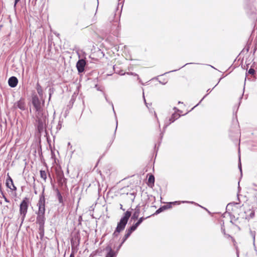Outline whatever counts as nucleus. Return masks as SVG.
<instances>
[{
  "label": "nucleus",
  "instance_id": "1a4fd4ad",
  "mask_svg": "<svg viewBox=\"0 0 257 257\" xmlns=\"http://www.w3.org/2000/svg\"><path fill=\"white\" fill-rule=\"evenodd\" d=\"M18 83V80L15 76L11 77L8 80V84L11 87H15Z\"/></svg>",
  "mask_w": 257,
  "mask_h": 257
},
{
  "label": "nucleus",
  "instance_id": "6ab92c4d",
  "mask_svg": "<svg viewBox=\"0 0 257 257\" xmlns=\"http://www.w3.org/2000/svg\"><path fill=\"white\" fill-rule=\"evenodd\" d=\"M150 216H148L147 217H142L141 218H140L139 219V220H138V221L136 223L138 226H139L141 223L142 222L146 219L149 218Z\"/></svg>",
  "mask_w": 257,
  "mask_h": 257
},
{
  "label": "nucleus",
  "instance_id": "9d476101",
  "mask_svg": "<svg viewBox=\"0 0 257 257\" xmlns=\"http://www.w3.org/2000/svg\"><path fill=\"white\" fill-rule=\"evenodd\" d=\"M140 213V206L139 205H137L135 209V212H134L131 219L132 220H136L138 219L139 216V214Z\"/></svg>",
  "mask_w": 257,
  "mask_h": 257
},
{
  "label": "nucleus",
  "instance_id": "20e7f679",
  "mask_svg": "<svg viewBox=\"0 0 257 257\" xmlns=\"http://www.w3.org/2000/svg\"><path fill=\"white\" fill-rule=\"evenodd\" d=\"M29 203V199L27 197H25L20 204V215L21 220V223H23V221L26 217L28 212Z\"/></svg>",
  "mask_w": 257,
  "mask_h": 257
},
{
  "label": "nucleus",
  "instance_id": "f257e3e1",
  "mask_svg": "<svg viewBox=\"0 0 257 257\" xmlns=\"http://www.w3.org/2000/svg\"><path fill=\"white\" fill-rule=\"evenodd\" d=\"M39 209L36 218V222L39 224V230H44V226L45 222V199L44 196V188L43 189L42 194L40 196V199L37 204Z\"/></svg>",
  "mask_w": 257,
  "mask_h": 257
},
{
  "label": "nucleus",
  "instance_id": "603ef678",
  "mask_svg": "<svg viewBox=\"0 0 257 257\" xmlns=\"http://www.w3.org/2000/svg\"><path fill=\"white\" fill-rule=\"evenodd\" d=\"M198 104H196V105H195V106H194V107H196V106H198Z\"/></svg>",
  "mask_w": 257,
  "mask_h": 257
},
{
  "label": "nucleus",
  "instance_id": "39448f33",
  "mask_svg": "<svg viewBox=\"0 0 257 257\" xmlns=\"http://www.w3.org/2000/svg\"><path fill=\"white\" fill-rule=\"evenodd\" d=\"M32 104L35 108L36 113L43 112V109L41 106V102L37 96L32 97Z\"/></svg>",
  "mask_w": 257,
  "mask_h": 257
},
{
  "label": "nucleus",
  "instance_id": "bb28decb",
  "mask_svg": "<svg viewBox=\"0 0 257 257\" xmlns=\"http://www.w3.org/2000/svg\"><path fill=\"white\" fill-rule=\"evenodd\" d=\"M250 217L251 218H252L254 217V212L253 211H252L250 213V215H249Z\"/></svg>",
  "mask_w": 257,
  "mask_h": 257
},
{
  "label": "nucleus",
  "instance_id": "13d9d810",
  "mask_svg": "<svg viewBox=\"0 0 257 257\" xmlns=\"http://www.w3.org/2000/svg\"><path fill=\"white\" fill-rule=\"evenodd\" d=\"M255 190H257V189H254Z\"/></svg>",
  "mask_w": 257,
  "mask_h": 257
},
{
  "label": "nucleus",
  "instance_id": "f3484780",
  "mask_svg": "<svg viewBox=\"0 0 257 257\" xmlns=\"http://www.w3.org/2000/svg\"><path fill=\"white\" fill-rule=\"evenodd\" d=\"M249 233H250V236L252 237V238L253 239V244L254 246H255V237L256 232L255 231H253V230H251V229H250Z\"/></svg>",
  "mask_w": 257,
  "mask_h": 257
},
{
  "label": "nucleus",
  "instance_id": "2eb2a0df",
  "mask_svg": "<svg viewBox=\"0 0 257 257\" xmlns=\"http://www.w3.org/2000/svg\"><path fill=\"white\" fill-rule=\"evenodd\" d=\"M57 192V196L59 202L60 203H63V197L61 195L60 192H59L58 189L56 190Z\"/></svg>",
  "mask_w": 257,
  "mask_h": 257
},
{
  "label": "nucleus",
  "instance_id": "f03ea898",
  "mask_svg": "<svg viewBox=\"0 0 257 257\" xmlns=\"http://www.w3.org/2000/svg\"><path fill=\"white\" fill-rule=\"evenodd\" d=\"M36 121L37 122L38 132L41 134L45 131L47 124L48 123V113L43 111L36 113Z\"/></svg>",
  "mask_w": 257,
  "mask_h": 257
},
{
  "label": "nucleus",
  "instance_id": "6e6d98bb",
  "mask_svg": "<svg viewBox=\"0 0 257 257\" xmlns=\"http://www.w3.org/2000/svg\"><path fill=\"white\" fill-rule=\"evenodd\" d=\"M175 71V70H172V71H171V72H174V71ZM169 72H170V71Z\"/></svg>",
  "mask_w": 257,
  "mask_h": 257
},
{
  "label": "nucleus",
  "instance_id": "2f4dec72",
  "mask_svg": "<svg viewBox=\"0 0 257 257\" xmlns=\"http://www.w3.org/2000/svg\"><path fill=\"white\" fill-rule=\"evenodd\" d=\"M122 244H121V243L120 244V245L117 247V249H116V251H118V250L120 248L121 245H122Z\"/></svg>",
  "mask_w": 257,
  "mask_h": 257
},
{
  "label": "nucleus",
  "instance_id": "a19ab883",
  "mask_svg": "<svg viewBox=\"0 0 257 257\" xmlns=\"http://www.w3.org/2000/svg\"><path fill=\"white\" fill-rule=\"evenodd\" d=\"M125 73H119V74L120 75H124Z\"/></svg>",
  "mask_w": 257,
  "mask_h": 257
},
{
  "label": "nucleus",
  "instance_id": "412c9836",
  "mask_svg": "<svg viewBox=\"0 0 257 257\" xmlns=\"http://www.w3.org/2000/svg\"><path fill=\"white\" fill-rule=\"evenodd\" d=\"M106 250L108 251V252H114L113 250H112V247L110 245L108 244L106 247Z\"/></svg>",
  "mask_w": 257,
  "mask_h": 257
},
{
  "label": "nucleus",
  "instance_id": "f8f14e48",
  "mask_svg": "<svg viewBox=\"0 0 257 257\" xmlns=\"http://www.w3.org/2000/svg\"><path fill=\"white\" fill-rule=\"evenodd\" d=\"M148 186L152 187L154 185L155 177L153 175H150L148 178Z\"/></svg>",
  "mask_w": 257,
  "mask_h": 257
},
{
  "label": "nucleus",
  "instance_id": "473e14b6",
  "mask_svg": "<svg viewBox=\"0 0 257 257\" xmlns=\"http://www.w3.org/2000/svg\"><path fill=\"white\" fill-rule=\"evenodd\" d=\"M120 209L122 210L123 211H124V210H125L124 209H123L122 208V205L121 204H120Z\"/></svg>",
  "mask_w": 257,
  "mask_h": 257
},
{
  "label": "nucleus",
  "instance_id": "393cba45",
  "mask_svg": "<svg viewBox=\"0 0 257 257\" xmlns=\"http://www.w3.org/2000/svg\"><path fill=\"white\" fill-rule=\"evenodd\" d=\"M238 168H239V169L240 170V171L241 172L242 170H241V162H240V158L239 159Z\"/></svg>",
  "mask_w": 257,
  "mask_h": 257
},
{
  "label": "nucleus",
  "instance_id": "4468645a",
  "mask_svg": "<svg viewBox=\"0 0 257 257\" xmlns=\"http://www.w3.org/2000/svg\"><path fill=\"white\" fill-rule=\"evenodd\" d=\"M179 204V203L178 202H177V201L170 202L169 204H167L166 205L163 206V208H164V209L165 210V209L171 208L172 207V204Z\"/></svg>",
  "mask_w": 257,
  "mask_h": 257
},
{
  "label": "nucleus",
  "instance_id": "aec40b11",
  "mask_svg": "<svg viewBox=\"0 0 257 257\" xmlns=\"http://www.w3.org/2000/svg\"><path fill=\"white\" fill-rule=\"evenodd\" d=\"M37 90L38 93L40 95H42L43 91H42V87L38 83L37 84Z\"/></svg>",
  "mask_w": 257,
  "mask_h": 257
},
{
  "label": "nucleus",
  "instance_id": "4be33fe9",
  "mask_svg": "<svg viewBox=\"0 0 257 257\" xmlns=\"http://www.w3.org/2000/svg\"><path fill=\"white\" fill-rule=\"evenodd\" d=\"M247 73L251 75H254L255 73V70L254 69L250 68L247 71Z\"/></svg>",
  "mask_w": 257,
  "mask_h": 257
},
{
  "label": "nucleus",
  "instance_id": "5fc2aeb1",
  "mask_svg": "<svg viewBox=\"0 0 257 257\" xmlns=\"http://www.w3.org/2000/svg\"><path fill=\"white\" fill-rule=\"evenodd\" d=\"M49 177L50 178V179L52 180V178L51 177L50 175H49Z\"/></svg>",
  "mask_w": 257,
  "mask_h": 257
},
{
  "label": "nucleus",
  "instance_id": "7c9ffc66",
  "mask_svg": "<svg viewBox=\"0 0 257 257\" xmlns=\"http://www.w3.org/2000/svg\"><path fill=\"white\" fill-rule=\"evenodd\" d=\"M20 0H15V4L14 7H15L16 6L17 4L20 1Z\"/></svg>",
  "mask_w": 257,
  "mask_h": 257
},
{
  "label": "nucleus",
  "instance_id": "0eeeda50",
  "mask_svg": "<svg viewBox=\"0 0 257 257\" xmlns=\"http://www.w3.org/2000/svg\"><path fill=\"white\" fill-rule=\"evenodd\" d=\"M6 186L12 191H16L17 187L14 185L13 179L9 174L7 175V178L6 182Z\"/></svg>",
  "mask_w": 257,
  "mask_h": 257
},
{
  "label": "nucleus",
  "instance_id": "6e6552de",
  "mask_svg": "<svg viewBox=\"0 0 257 257\" xmlns=\"http://www.w3.org/2000/svg\"><path fill=\"white\" fill-rule=\"evenodd\" d=\"M86 65L85 61L82 59L78 61L76 63V67L79 73L83 72Z\"/></svg>",
  "mask_w": 257,
  "mask_h": 257
},
{
  "label": "nucleus",
  "instance_id": "7ed1b4c3",
  "mask_svg": "<svg viewBox=\"0 0 257 257\" xmlns=\"http://www.w3.org/2000/svg\"><path fill=\"white\" fill-rule=\"evenodd\" d=\"M132 215V212L130 211H126L117 223V226L112 234L113 237H118L120 232L123 231L127 223L128 219Z\"/></svg>",
  "mask_w": 257,
  "mask_h": 257
},
{
  "label": "nucleus",
  "instance_id": "ddd939ff",
  "mask_svg": "<svg viewBox=\"0 0 257 257\" xmlns=\"http://www.w3.org/2000/svg\"><path fill=\"white\" fill-rule=\"evenodd\" d=\"M139 226L136 224H133L132 226H131L130 227H129L128 228L126 229V231H128V232H130L131 234L132 233V232L133 231H134L135 230H136L137 228V227H138Z\"/></svg>",
  "mask_w": 257,
  "mask_h": 257
},
{
  "label": "nucleus",
  "instance_id": "a211bd4d",
  "mask_svg": "<svg viewBox=\"0 0 257 257\" xmlns=\"http://www.w3.org/2000/svg\"><path fill=\"white\" fill-rule=\"evenodd\" d=\"M131 235V234L130 232L125 230V234L122 238L121 244H123Z\"/></svg>",
  "mask_w": 257,
  "mask_h": 257
},
{
  "label": "nucleus",
  "instance_id": "864d4df0",
  "mask_svg": "<svg viewBox=\"0 0 257 257\" xmlns=\"http://www.w3.org/2000/svg\"><path fill=\"white\" fill-rule=\"evenodd\" d=\"M198 104H196V105H195V106H194V107H196V106H198Z\"/></svg>",
  "mask_w": 257,
  "mask_h": 257
},
{
  "label": "nucleus",
  "instance_id": "c03bdc74",
  "mask_svg": "<svg viewBox=\"0 0 257 257\" xmlns=\"http://www.w3.org/2000/svg\"><path fill=\"white\" fill-rule=\"evenodd\" d=\"M211 91V90H210L209 89L207 90V92H210Z\"/></svg>",
  "mask_w": 257,
  "mask_h": 257
},
{
  "label": "nucleus",
  "instance_id": "b1692460",
  "mask_svg": "<svg viewBox=\"0 0 257 257\" xmlns=\"http://www.w3.org/2000/svg\"><path fill=\"white\" fill-rule=\"evenodd\" d=\"M164 210L165 209L164 208H163V206L161 207L158 210H157V211H156V213L159 214V213H161L162 211H164Z\"/></svg>",
  "mask_w": 257,
  "mask_h": 257
},
{
  "label": "nucleus",
  "instance_id": "5701e85b",
  "mask_svg": "<svg viewBox=\"0 0 257 257\" xmlns=\"http://www.w3.org/2000/svg\"><path fill=\"white\" fill-rule=\"evenodd\" d=\"M115 256V252H108L105 257H114Z\"/></svg>",
  "mask_w": 257,
  "mask_h": 257
},
{
  "label": "nucleus",
  "instance_id": "a18cd8bd",
  "mask_svg": "<svg viewBox=\"0 0 257 257\" xmlns=\"http://www.w3.org/2000/svg\"><path fill=\"white\" fill-rule=\"evenodd\" d=\"M59 127V128H60V127L59 126V124L58 125H57V128Z\"/></svg>",
  "mask_w": 257,
  "mask_h": 257
},
{
  "label": "nucleus",
  "instance_id": "e433bc0d",
  "mask_svg": "<svg viewBox=\"0 0 257 257\" xmlns=\"http://www.w3.org/2000/svg\"><path fill=\"white\" fill-rule=\"evenodd\" d=\"M104 97H105V98L106 100L107 101H108V100H107V96H106V95L105 94H104Z\"/></svg>",
  "mask_w": 257,
  "mask_h": 257
},
{
  "label": "nucleus",
  "instance_id": "37998d69",
  "mask_svg": "<svg viewBox=\"0 0 257 257\" xmlns=\"http://www.w3.org/2000/svg\"><path fill=\"white\" fill-rule=\"evenodd\" d=\"M189 64V63H186V64H185L184 66H183L182 67H184V66H186V65H187Z\"/></svg>",
  "mask_w": 257,
  "mask_h": 257
},
{
  "label": "nucleus",
  "instance_id": "8fccbe9b",
  "mask_svg": "<svg viewBox=\"0 0 257 257\" xmlns=\"http://www.w3.org/2000/svg\"><path fill=\"white\" fill-rule=\"evenodd\" d=\"M206 95H207V94H206V95H204V97L202 99H202H204V98L205 97H206Z\"/></svg>",
  "mask_w": 257,
  "mask_h": 257
},
{
  "label": "nucleus",
  "instance_id": "ea45409f",
  "mask_svg": "<svg viewBox=\"0 0 257 257\" xmlns=\"http://www.w3.org/2000/svg\"><path fill=\"white\" fill-rule=\"evenodd\" d=\"M174 109H175V110H177V111H179V109H178L176 107H174Z\"/></svg>",
  "mask_w": 257,
  "mask_h": 257
},
{
  "label": "nucleus",
  "instance_id": "79ce46f5",
  "mask_svg": "<svg viewBox=\"0 0 257 257\" xmlns=\"http://www.w3.org/2000/svg\"><path fill=\"white\" fill-rule=\"evenodd\" d=\"M239 182H238V190H239V189H240V186H239Z\"/></svg>",
  "mask_w": 257,
  "mask_h": 257
},
{
  "label": "nucleus",
  "instance_id": "72a5a7b5",
  "mask_svg": "<svg viewBox=\"0 0 257 257\" xmlns=\"http://www.w3.org/2000/svg\"><path fill=\"white\" fill-rule=\"evenodd\" d=\"M69 257H75L74 254L73 253H71Z\"/></svg>",
  "mask_w": 257,
  "mask_h": 257
},
{
  "label": "nucleus",
  "instance_id": "c756f323",
  "mask_svg": "<svg viewBox=\"0 0 257 257\" xmlns=\"http://www.w3.org/2000/svg\"><path fill=\"white\" fill-rule=\"evenodd\" d=\"M4 199H5V201L6 202H7V203H9L10 202L9 200H8L6 197H4Z\"/></svg>",
  "mask_w": 257,
  "mask_h": 257
},
{
  "label": "nucleus",
  "instance_id": "4d7b16f0",
  "mask_svg": "<svg viewBox=\"0 0 257 257\" xmlns=\"http://www.w3.org/2000/svg\"><path fill=\"white\" fill-rule=\"evenodd\" d=\"M183 203L187 202V201H183Z\"/></svg>",
  "mask_w": 257,
  "mask_h": 257
},
{
  "label": "nucleus",
  "instance_id": "423d86ee",
  "mask_svg": "<svg viewBox=\"0 0 257 257\" xmlns=\"http://www.w3.org/2000/svg\"><path fill=\"white\" fill-rule=\"evenodd\" d=\"M15 108H19L20 110L24 111L26 108V104L25 99L21 98L19 101L15 102L14 104Z\"/></svg>",
  "mask_w": 257,
  "mask_h": 257
},
{
  "label": "nucleus",
  "instance_id": "4c0bfd02",
  "mask_svg": "<svg viewBox=\"0 0 257 257\" xmlns=\"http://www.w3.org/2000/svg\"><path fill=\"white\" fill-rule=\"evenodd\" d=\"M2 191V185H1V184L0 183V191Z\"/></svg>",
  "mask_w": 257,
  "mask_h": 257
},
{
  "label": "nucleus",
  "instance_id": "dca6fc26",
  "mask_svg": "<svg viewBox=\"0 0 257 257\" xmlns=\"http://www.w3.org/2000/svg\"><path fill=\"white\" fill-rule=\"evenodd\" d=\"M40 176H41V178H42L43 179H44V180L45 181H46V179H47L46 172L44 170H41L40 171Z\"/></svg>",
  "mask_w": 257,
  "mask_h": 257
},
{
  "label": "nucleus",
  "instance_id": "58836bf2",
  "mask_svg": "<svg viewBox=\"0 0 257 257\" xmlns=\"http://www.w3.org/2000/svg\"><path fill=\"white\" fill-rule=\"evenodd\" d=\"M110 104H111L112 106V108H113V110H114V108H113V105L112 104V102H110ZM114 111V110H113Z\"/></svg>",
  "mask_w": 257,
  "mask_h": 257
},
{
  "label": "nucleus",
  "instance_id": "c85d7f7f",
  "mask_svg": "<svg viewBox=\"0 0 257 257\" xmlns=\"http://www.w3.org/2000/svg\"><path fill=\"white\" fill-rule=\"evenodd\" d=\"M0 192H1V194H2V197H3V198H4V197H6L5 194V193H4V192H3V190H2V191H0Z\"/></svg>",
  "mask_w": 257,
  "mask_h": 257
},
{
  "label": "nucleus",
  "instance_id": "c9c22d12",
  "mask_svg": "<svg viewBox=\"0 0 257 257\" xmlns=\"http://www.w3.org/2000/svg\"><path fill=\"white\" fill-rule=\"evenodd\" d=\"M117 121H116V127H115V129L114 134H115V132H116V129H117Z\"/></svg>",
  "mask_w": 257,
  "mask_h": 257
},
{
  "label": "nucleus",
  "instance_id": "de8ad7c7",
  "mask_svg": "<svg viewBox=\"0 0 257 257\" xmlns=\"http://www.w3.org/2000/svg\"><path fill=\"white\" fill-rule=\"evenodd\" d=\"M59 127V128H60V127L59 126V124L58 125H57V128Z\"/></svg>",
  "mask_w": 257,
  "mask_h": 257
},
{
  "label": "nucleus",
  "instance_id": "49530a36",
  "mask_svg": "<svg viewBox=\"0 0 257 257\" xmlns=\"http://www.w3.org/2000/svg\"><path fill=\"white\" fill-rule=\"evenodd\" d=\"M59 127V128H60V127L59 126V124L58 125H57V128Z\"/></svg>",
  "mask_w": 257,
  "mask_h": 257
},
{
  "label": "nucleus",
  "instance_id": "cd10ccee",
  "mask_svg": "<svg viewBox=\"0 0 257 257\" xmlns=\"http://www.w3.org/2000/svg\"><path fill=\"white\" fill-rule=\"evenodd\" d=\"M127 74H129V75H135V76H138V75L137 74L133 73V72H127Z\"/></svg>",
  "mask_w": 257,
  "mask_h": 257
},
{
  "label": "nucleus",
  "instance_id": "a878e982",
  "mask_svg": "<svg viewBox=\"0 0 257 257\" xmlns=\"http://www.w3.org/2000/svg\"><path fill=\"white\" fill-rule=\"evenodd\" d=\"M49 99L50 100V98L51 97V95H52V93H53V90H52V89L51 88H50L49 89Z\"/></svg>",
  "mask_w": 257,
  "mask_h": 257
},
{
  "label": "nucleus",
  "instance_id": "9b49d317",
  "mask_svg": "<svg viewBox=\"0 0 257 257\" xmlns=\"http://www.w3.org/2000/svg\"><path fill=\"white\" fill-rule=\"evenodd\" d=\"M180 116V115L179 113H174L172 114L171 117L169 119L170 122L169 123L170 124L172 122H173L175 120L178 119Z\"/></svg>",
  "mask_w": 257,
  "mask_h": 257
},
{
  "label": "nucleus",
  "instance_id": "f704fd0d",
  "mask_svg": "<svg viewBox=\"0 0 257 257\" xmlns=\"http://www.w3.org/2000/svg\"><path fill=\"white\" fill-rule=\"evenodd\" d=\"M143 97H144V101H145V103H146V106L148 107V105H147V103H146V99H145V98L144 93H143Z\"/></svg>",
  "mask_w": 257,
  "mask_h": 257
},
{
  "label": "nucleus",
  "instance_id": "3c124183",
  "mask_svg": "<svg viewBox=\"0 0 257 257\" xmlns=\"http://www.w3.org/2000/svg\"><path fill=\"white\" fill-rule=\"evenodd\" d=\"M198 104H196V105H195V106H194V107H196V106H198Z\"/></svg>",
  "mask_w": 257,
  "mask_h": 257
},
{
  "label": "nucleus",
  "instance_id": "09e8293b",
  "mask_svg": "<svg viewBox=\"0 0 257 257\" xmlns=\"http://www.w3.org/2000/svg\"><path fill=\"white\" fill-rule=\"evenodd\" d=\"M204 208L206 211H207L208 212H209V211L207 210V209L205 208Z\"/></svg>",
  "mask_w": 257,
  "mask_h": 257
}]
</instances>
